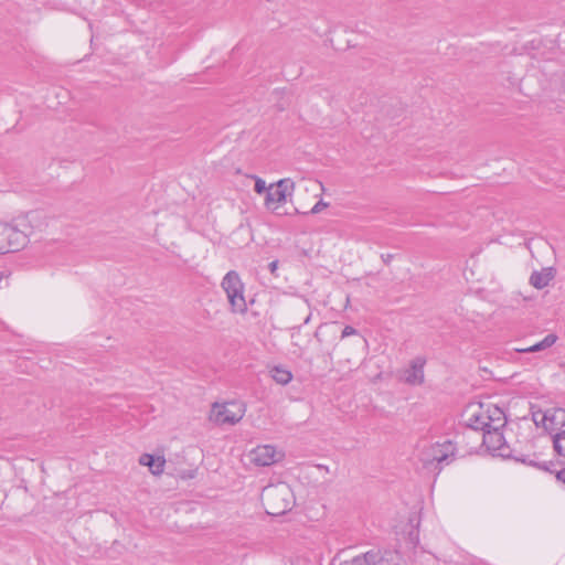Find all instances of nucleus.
<instances>
[{"label":"nucleus","mask_w":565,"mask_h":565,"mask_svg":"<svg viewBox=\"0 0 565 565\" xmlns=\"http://www.w3.org/2000/svg\"><path fill=\"white\" fill-rule=\"evenodd\" d=\"M262 503L269 515H282L294 504V493L285 482L265 487L260 495Z\"/></svg>","instance_id":"f257e3e1"},{"label":"nucleus","mask_w":565,"mask_h":565,"mask_svg":"<svg viewBox=\"0 0 565 565\" xmlns=\"http://www.w3.org/2000/svg\"><path fill=\"white\" fill-rule=\"evenodd\" d=\"M29 225L26 218L14 224L0 223V254L19 250L28 243Z\"/></svg>","instance_id":"f03ea898"},{"label":"nucleus","mask_w":565,"mask_h":565,"mask_svg":"<svg viewBox=\"0 0 565 565\" xmlns=\"http://www.w3.org/2000/svg\"><path fill=\"white\" fill-rule=\"evenodd\" d=\"M222 289L225 291L231 309L235 313H245L247 303L244 296V284L235 270L228 271L222 279Z\"/></svg>","instance_id":"7ed1b4c3"},{"label":"nucleus","mask_w":565,"mask_h":565,"mask_svg":"<svg viewBox=\"0 0 565 565\" xmlns=\"http://www.w3.org/2000/svg\"><path fill=\"white\" fill-rule=\"evenodd\" d=\"M246 413V404L241 401H231L212 405L210 419L217 425H235L239 423Z\"/></svg>","instance_id":"20e7f679"},{"label":"nucleus","mask_w":565,"mask_h":565,"mask_svg":"<svg viewBox=\"0 0 565 565\" xmlns=\"http://www.w3.org/2000/svg\"><path fill=\"white\" fill-rule=\"evenodd\" d=\"M502 427H492L482 434V444L493 456L510 458L512 456L509 445L501 431Z\"/></svg>","instance_id":"39448f33"},{"label":"nucleus","mask_w":565,"mask_h":565,"mask_svg":"<svg viewBox=\"0 0 565 565\" xmlns=\"http://www.w3.org/2000/svg\"><path fill=\"white\" fill-rule=\"evenodd\" d=\"M456 457V447L451 440L436 443L425 451L427 462H436L440 468L449 465Z\"/></svg>","instance_id":"423d86ee"},{"label":"nucleus","mask_w":565,"mask_h":565,"mask_svg":"<svg viewBox=\"0 0 565 565\" xmlns=\"http://www.w3.org/2000/svg\"><path fill=\"white\" fill-rule=\"evenodd\" d=\"M295 183L290 179H281L275 185L271 184L266 193L265 205L275 211L277 204L285 203L288 195H291Z\"/></svg>","instance_id":"0eeeda50"},{"label":"nucleus","mask_w":565,"mask_h":565,"mask_svg":"<svg viewBox=\"0 0 565 565\" xmlns=\"http://www.w3.org/2000/svg\"><path fill=\"white\" fill-rule=\"evenodd\" d=\"M467 413L469 417L467 419V426L472 430H481L482 434L487 429L492 428L490 407L484 411L482 405L477 407H470Z\"/></svg>","instance_id":"6e6552de"},{"label":"nucleus","mask_w":565,"mask_h":565,"mask_svg":"<svg viewBox=\"0 0 565 565\" xmlns=\"http://www.w3.org/2000/svg\"><path fill=\"white\" fill-rule=\"evenodd\" d=\"M249 457L256 466L266 467L277 462L281 455L276 451L274 446L263 445L253 449Z\"/></svg>","instance_id":"1a4fd4ad"},{"label":"nucleus","mask_w":565,"mask_h":565,"mask_svg":"<svg viewBox=\"0 0 565 565\" xmlns=\"http://www.w3.org/2000/svg\"><path fill=\"white\" fill-rule=\"evenodd\" d=\"M542 425L550 434L563 430L565 426V409L553 407L542 414Z\"/></svg>","instance_id":"9d476101"},{"label":"nucleus","mask_w":565,"mask_h":565,"mask_svg":"<svg viewBox=\"0 0 565 565\" xmlns=\"http://www.w3.org/2000/svg\"><path fill=\"white\" fill-rule=\"evenodd\" d=\"M423 358H416L412 361L408 369L404 371L403 380L411 385H420L424 382V365Z\"/></svg>","instance_id":"9b49d317"},{"label":"nucleus","mask_w":565,"mask_h":565,"mask_svg":"<svg viewBox=\"0 0 565 565\" xmlns=\"http://www.w3.org/2000/svg\"><path fill=\"white\" fill-rule=\"evenodd\" d=\"M554 278L553 268H543L540 271H533L530 277V284L536 289H543Z\"/></svg>","instance_id":"f8f14e48"},{"label":"nucleus","mask_w":565,"mask_h":565,"mask_svg":"<svg viewBox=\"0 0 565 565\" xmlns=\"http://www.w3.org/2000/svg\"><path fill=\"white\" fill-rule=\"evenodd\" d=\"M139 462L142 466H148L153 475H160L163 472L166 460L161 457L154 458L152 455L143 454Z\"/></svg>","instance_id":"ddd939ff"},{"label":"nucleus","mask_w":565,"mask_h":565,"mask_svg":"<svg viewBox=\"0 0 565 565\" xmlns=\"http://www.w3.org/2000/svg\"><path fill=\"white\" fill-rule=\"evenodd\" d=\"M557 339L558 338L556 334L550 333L542 341H540L529 348H525V349H516V351L522 352V353L540 352V351L546 350V349L551 348L552 345H554L556 343Z\"/></svg>","instance_id":"4468645a"},{"label":"nucleus","mask_w":565,"mask_h":565,"mask_svg":"<svg viewBox=\"0 0 565 565\" xmlns=\"http://www.w3.org/2000/svg\"><path fill=\"white\" fill-rule=\"evenodd\" d=\"M271 377L278 384L286 385L292 380V374L288 370L275 366L271 370Z\"/></svg>","instance_id":"2eb2a0df"},{"label":"nucleus","mask_w":565,"mask_h":565,"mask_svg":"<svg viewBox=\"0 0 565 565\" xmlns=\"http://www.w3.org/2000/svg\"><path fill=\"white\" fill-rule=\"evenodd\" d=\"M554 450L562 457H565V429L553 434Z\"/></svg>","instance_id":"dca6fc26"},{"label":"nucleus","mask_w":565,"mask_h":565,"mask_svg":"<svg viewBox=\"0 0 565 565\" xmlns=\"http://www.w3.org/2000/svg\"><path fill=\"white\" fill-rule=\"evenodd\" d=\"M491 423L492 427H504L507 419L502 409L497 406L490 408Z\"/></svg>","instance_id":"f3484780"},{"label":"nucleus","mask_w":565,"mask_h":565,"mask_svg":"<svg viewBox=\"0 0 565 565\" xmlns=\"http://www.w3.org/2000/svg\"><path fill=\"white\" fill-rule=\"evenodd\" d=\"M254 179H255V188H254L255 192L258 194H262L264 192L267 193L268 188L266 186V182L258 177H254Z\"/></svg>","instance_id":"a211bd4d"},{"label":"nucleus","mask_w":565,"mask_h":565,"mask_svg":"<svg viewBox=\"0 0 565 565\" xmlns=\"http://www.w3.org/2000/svg\"><path fill=\"white\" fill-rule=\"evenodd\" d=\"M355 334H358V330L351 326H347V327H344V329L341 332V339H344L350 335H355Z\"/></svg>","instance_id":"6ab92c4d"},{"label":"nucleus","mask_w":565,"mask_h":565,"mask_svg":"<svg viewBox=\"0 0 565 565\" xmlns=\"http://www.w3.org/2000/svg\"><path fill=\"white\" fill-rule=\"evenodd\" d=\"M327 206H328V203H326L322 200H320L319 202H317L313 205V207L311 209L310 213L317 214V213L321 212L323 209H326Z\"/></svg>","instance_id":"aec40b11"},{"label":"nucleus","mask_w":565,"mask_h":565,"mask_svg":"<svg viewBox=\"0 0 565 565\" xmlns=\"http://www.w3.org/2000/svg\"><path fill=\"white\" fill-rule=\"evenodd\" d=\"M542 414H544V412H537L533 414V420L536 425L542 424Z\"/></svg>","instance_id":"412c9836"},{"label":"nucleus","mask_w":565,"mask_h":565,"mask_svg":"<svg viewBox=\"0 0 565 565\" xmlns=\"http://www.w3.org/2000/svg\"><path fill=\"white\" fill-rule=\"evenodd\" d=\"M268 267L270 273L275 275L278 268V260H273L271 263H269Z\"/></svg>","instance_id":"4be33fe9"},{"label":"nucleus","mask_w":565,"mask_h":565,"mask_svg":"<svg viewBox=\"0 0 565 565\" xmlns=\"http://www.w3.org/2000/svg\"><path fill=\"white\" fill-rule=\"evenodd\" d=\"M556 478L565 484V468L557 472Z\"/></svg>","instance_id":"5701e85b"},{"label":"nucleus","mask_w":565,"mask_h":565,"mask_svg":"<svg viewBox=\"0 0 565 565\" xmlns=\"http://www.w3.org/2000/svg\"><path fill=\"white\" fill-rule=\"evenodd\" d=\"M324 327H327V324H321V326H319V327H318V329H317V330H316V332H315V338H316L318 341H321V340H320V334H321V331H322V329H323Z\"/></svg>","instance_id":"b1692460"},{"label":"nucleus","mask_w":565,"mask_h":565,"mask_svg":"<svg viewBox=\"0 0 565 565\" xmlns=\"http://www.w3.org/2000/svg\"><path fill=\"white\" fill-rule=\"evenodd\" d=\"M356 342H358V345H360V347H365V344H366V340L362 337H359Z\"/></svg>","instance_id":"393cba45"},{"label":"nucleus","mask_w":565,"mask_h":565,"mask_svg":"<svg viewBox=\"0 0 565 565\" xmlns=\"http://www.w3.org/2000/svg\"><path fill=\"white\" fill-rule=\"evenodd\" d=\"M392 258V255L391 254H386V255H382V259L385 262V263H388Z\"/></svg>","instance_id":"a878e982"},{"label":"nucleus","mask_w":565,"mask_h":565,"mask_svg":"<svg viewBox=\"0 0 565 565\" xmlns=\"http://www.w3.org/2000/svg\"><path fill=\"white\" fill-rule=\"evenodd\" d=\"M310 318H311V313H309V315L306 317V319H305L303 323H305V324L309 323Z\"/></svg>","instance_id":"bb28decb"},{"label":"nucleus","mask_w":565,"mask_h":565,"mask_svg":"<svg viewBox=\"0 0 565 565\" xmlns=\"http://www.w3.org/2000/svg\"><path fill=\"white\" fill-rule=\"evenodd\" d=\"M561 366H562L563 369H565V363H562V365H561Z\"/></svg>","instance_id":"cd10ccee"},{"label":"nucleus","mask_w":565,"mask_h":565,"mask_svg":"<svg viewBox=\"0 0 565 565\" xmlns=\"http://www.w3.org/2000/svg\"><path fill=\"white\" fill-rule=\"evenodd\" d=\"M563 86H564V89H565V79H564V84H563Z\"/></svg>","instance_id":"c85d7f7f"}]
</instances>
